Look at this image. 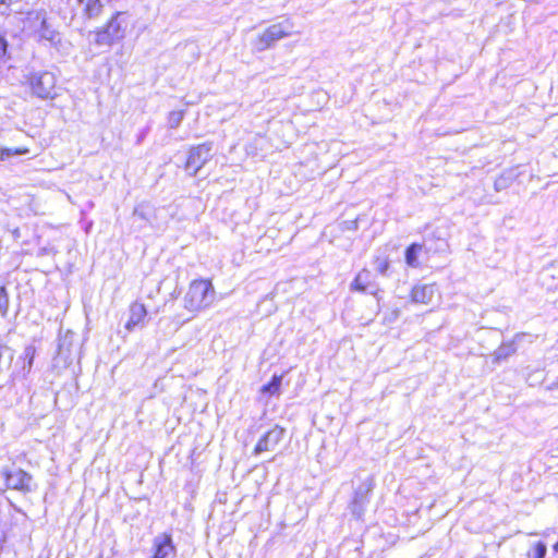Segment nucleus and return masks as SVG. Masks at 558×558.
Instances as JSON below:
<instances>
[{
	"label": "nucleus",
	"instance_id": "nucleus-16",
	"mask_svg": "<svg viewBox=\"0 0 558 558\" xmlns=\"http://www.w3.org/2000/svg\"><path fill=\"white\" fill-rule=\"evenodd\" d=\"M515 352V347L513 343H502L495 352L494 360L495 362H501L508 359Z\"/></svg>",
	"mask_w": 558,
	"mask_h": 558
},
{
	"label": "nucleus",
	"instance_id": "nucleus-10",
	"mask_svg": "<svg viewBox=\"0 0 558 558\" xmlns=\"http://www.w3.org/2000/svg\"><path fill=\"white\" fill-rule=\"evenodd\" d=\"M177 554L172 537L168 533L157 535L153 541V558H174Z\"/></svg>",
	"mask_w": 558,
	"mask_h": 558
},
{
	"label": "nucleus",
	"instance_id": "nucleus-9",
	"mask_svg": "<svg viewBox=\"0 0 558 558\" xmlns=\"http://www.w3.org/2000/svg\"><path fill=\"white\" fill-rule=\"evenodd\" d=\"M284 428L275 425L271 429L265 433L255 446L254 453L259 454L266 451H272L279 445L284 436Z\"/></svg>",
	"mask_w": 558,
	"mask_h": 558
},
{
	"label": "nucleus",
	"instance_id": "nucleus-31",
	"mask_svg": "<svg viewBox=\"0 0 558 558\" xmlns=\"http://www.w3.org/2000/svg\"><path fill=\"white\" fill-rule=\"evenodd\" d=\"M499 182H500V180L496 181V183H495V184H496V189H497V190L499 189V187H498V186H499Z\"/></svg>",
	"mask_w": 558,
	"mask_h": 558
},
{
	"label": "nucleus",
	"instance_id": "nucleus-18",
	"mask_svg": "<svg viewBox=\"0 0 558 558\" xmlns=\"http://www.w3.org/2000/svg\"><path fill=\"white\" fill-rule=\"evenodd\" d=\"M281 380H282L281 376L274 375L270 383H268L267 385H264L262 387V392L269 393V395L278 393L279 389H280Z\"/></svg>",
	"mask_w": 558,
	"mask_h": 558
},
{
	"label": "nucleus",
	"instance_id": "nucleus-14",
	"mask_svg": "<svg viewBox=\"0 0 558 558\" xmlns=\"http://www.w3.org/2000/svg\"><path fill=\"white\" fill-rule=\"evenodd\" d=\"M82 7V12L85 17L92 20L97 19L102 12V4L100 0H76Z\"/></svg>",
	"mask_w": 558,
	"mask_h": 558
},
{
	"label": "nucleus",
	"instance_id": "nucleus-27",
	"mask_svg": "<svg viewBox=\"0 0 558 558\" xmlns=\"http://www.w3.org/2000/svg\"><path fill=\"white\" fill-rule=\"evenodd\" d=\"M345 223L348 225V229H353V230L357 229V221L356 220L347 221Z\"/></svg>",
	"mask_w": 558,
	"mask_h": 558
},
{
	"label": "nucleus",
	"instance_id": "nucleus-23",
	"mask_svg": "<svg viewBox=\"0 0 558 558\" xmlns=\"http://www.w3.org/2000/svg\"><path fill=\"white\" fill-rule=\"evenodd\" d=\"M547 551V547L544 543L538 542L535 544L532 551L527 554L529 558H544Z\"/></svg>",
	"mask_w": 558,
	"mask_h": 558
},
{
	"label": "nucleus",
	"instance_id": "nucleus-30",
	"mask_svg": "<svg viewBox=\"0 0 558 558\" xmlns=\"http://www.w3.org/2000/svg\"><path fill=\"white\" fill-rule=\"evenodd\" d=\"M554 549H555V551L558 553V542L555 544Z\"/></svg>",
	"mask_w": 558,
	"mask_h": 558
},
{
	"label": "nucleus",
	"instance_id": "nucleus-17",
	"mask_svg": "<svg viewBox=\"0 0 558 558\" xmlns=\"http://www.w3.org/2000/svg\"><path fill=\"white\" fill-rule=\"evenodd\" d=\"M13 355V350L10 347L0 344V372L11 365Z\"/></svg>",
	"mask_w": 558,
	"mask_h": 558
},
{
	"label": "nucleus",
	"instance_id": "nucleus-21",
	"mask_svg": "<svg viewBox=\"0 0 558 558\" xmlns=\"http://www.w3.org/2000/svg\"><path fill=\"white\" fill-rule=\"evenodd\" d=\"M149 213H150L149 205L138 204L133 210V216L138 217L141 220L148 221Z\"/></svg>",
	"mask_w": 558,
	"mask_h": 558
},
{
	"label": "nucleus",
	"instance_id": "nucleus-2",
	"mask_svg": "<svg viewBox=\"0 0 558 558\" xmlns=\"http://www.w3.org/2000/svg\"><path fill=\"white\" fill-rule=\"evenodd\" d=\"M216 291L210 280H193L183 298L184 308L191 313L202 312L215 301Z\"/></svg>",
	"mask_w": 558,
	"mask_h": 558
},
{
	"label": "nucleus",
	"instance_id": "nucleus-12",
	"mask_svg": "<svg viewBox=\"0 0 558 558\" xmlns=\"http://www.w3.org/2000/svg\"><path fill=\"white\" fill-rule=\"evenodd\" d=\"M146 315L147 311L144 304L138 302L131 304L130 316L125 324V329L128 331H133L135 327L143 325Z\"/></svg>",
	"mask_w": 558,
	"mask_h": 558
},
{
	"label": "nucleus",
	"instance_id": "nucleus-25",
	"mask_svg": "<svg viewBox=\"0 0 558 558\" xmlns=\"http://www.w3.org/2000/svg\"><path fill=\"white\" fill-rule=\"evenodd\" d=\"M24 153H26V150H19V149L12 150V149L5 148V149L1 150L0 158L4 159V158H8V157H10L12 155H21V154H24Z\"/></svg>",
	"mask_w": 558,
	"mask_h": 558
},
{
	"label": "nucleus",
	"instance_id": "nucleus-28",
	"mask_svg": "<svg viewBox=\"0 0 558 558\" xmlns=\"http://www.w3.org/2000/svg\"><path fill=\"white\" fill-rule=\"evenodd\" d=\"M547 389L548 390L558 389V377L550 386L547 387Z\"/></svg>",
	"mask_w": 558,
	"mask_h": 558
},
{
	"label": "nucleus",
	"instance_id": "nucleus-8",
	"mask_svg": "<svg viewBox=\"0 0 558 558\" xmlns=\"http://www.w3.org/2000/svg\"><path fill=\"white\" fill-rule=\"evenodd\" d=\"M37 350L35 345L28 344L24 348L22 354L17 357L13 372H12V378L13 379H26L29 375L34 359L36 356Z\"/></svg>",
	"mask_w": 558,
	"mask_h": 558
},
{
	"label": "nucleus",
	"instance_id": "nucleus-1",
	"mask_svg": "<svg viewBox=\"0 0 558 558\" xmlns=\"http://www.w3.org/2000/svg\"><path fill=\"white\" fill-rule=\"evenodd\" d=\"M25 28L38 43L57 48L61 44V34L49 21L45 10H35L27 13Z\"/></svg>",
	"mask_w": 558,
	"mask_h": 558
},
{
	"label": "nucleus",
	"instance_id": "nucleus-24",
	"mask_svg": "<svg viewBox=\"0 0 558 558\" xmlns=\"http://www.w3.org/2000/svg\"><path fill=\"white\" fill-rule=\"evenodd\" d=\"M374 266H375V269L381 274V275H386L388 268H389V262L387 258H380V257H377L374 262Z\"/></svg>",
	"mask_w": 558,
	"mask_h": 558
},
{
	"label": "nucleus",
	"instance_id": "nucleus-5",
	"mask_svg": "<svg viewBox=\"0 0 558 558\" xmlns=\"http://www.w3.org/2000/svg\"><path fill=\"white\" fill-rule=\"evenodd\" d=\"M211 149V143H203L190 149L185 170L189 171L192 177H195L197 172L210 160Z\"/></svg>",
	"mask_w": 558,
	"mask_h": 558
},
{
	"label": "nucleus",
	"instance_id": "nucleus-19",
	"mask_svg": "<svg viewBox=\"0 0 558 558\" xmlns=\"http://www.w3.org/2000/svg\"><path fill=\"white\" fill-rule=\"evenodd\" d=\"M351 511L356 518H361L364 512V497L359 493L355 494L351 505Z\"/></svg>",
	"mask_w": 558,
	"mask_h": 558
},
{
	"label": "nucleus",
	"instance_id": "nucleus-29",
	"mask_svg": "<svg viewBox=\"0 0 558 558\" xmlns=\"http://www.w3.org/2000/svg\"><path fill=\"white\" fill-rule=\"evenodd\" d=\"M19 0H0L1 4L10 5L14 2H17Z\"/></svg>",
	"mask_w": 558,
	"mask_h": 558
},
{
	"label": "nucleus",
	"instance_id": "nucleus-7",
	"mask_svg": "<svg viewBox=\"0 0 558 558\" xmlns=\"http://www.w3.org/2000/svg\"><path fill=\"white\" fill-rule=\"evenodd\" d=\"M9 489L28 493L32 490L33 476L22 469H3L1 471Z\"/></svg>",
	"mask_w": 558,
	"mask_h": 558
},
{
	"label": "nucleus",
	"instance_id": "nucleus-13",
	"mask_svg": "<svg viewBox=\"0 0 558 558\" xmlns=\"http://www.w3.org/2000/svg\"><path fill=\"white\" fill-rule=\"evenodd\" d=\"M351 290L368 292L374 295L377 294L376 287L371 283V272L367 269H362L356 275L353 282L351 283Z\"/></svg>",
	"mask_w": 558,
	"mask_h": 558
},
{
	"label": "nucleus",
	"instance_id": "nucleus-3",
	"mask_svg": "<svg viewBox=\"0 0 558 558\" xmlns=\"http://www.w3.org/2000/svg\"><path fill=\"white\" fill-rule=\"evenodd\" d=\"M123 12H116L107 24L94 32L93 43L96 46H112L125 36L126 22Z\"/></svg>",
	"mask_w": 558,
	"mask_h": 558
},
{
	"label": "nucleus",
	"instance_id": "nucleus-11",
	"mask_svg": "<svg viewBox=\"0 0 558 558\" xmlns=\"http://www.w3.org/2000/svg\"><path fill=\"white\" fill-rule=\"evenodd\" d=\"M437 292L435 284H416L411 291V300L413 303L429 304Z\"/></svg>",
	"mask_w": 558,
	"mask_h": 558
},
{
	"label": "nucleus",
	"instance_id": "nucleus-20",
	"mask_svg": "<svg viewBox=\"0 0 558 558\" xmlns=\"http://www.w3.org/2000/svg\"><path fill=\"white\" fill-rule=\"evenodd\" d=\"M183 118H184L183 110L171 111L168 116V126L170 129H177L181 124Z\"/></svg>",
	"mask_w": 558,
	"mask_h": 558
},
{
	"label": "nucleus",
	"instance_id": "nucleus-6",
	"mask_svg": "<svg viewBox=\"0 0 558 558\" xmlns=\"http://www.w3.org/2000/svg\"><path fill=\"white\" fill-rule=\"evenodd\" d=\"M31 87L39 98H53L56 95V76L47 71L35 73L31 78Z\"/></svg>",
	"mask_w": 558,
	"mask_h": 558
},
{
	"label": "nucleus",
	"instance_id": "nucleus-4",
	"mask_svg": "<svg viewBox=\"0 0 558 558\" xmlns=\"http://www.w3.org/2000/svg\"><path fill=\"white\" fill-rule=\"evenodd\" d=\"M293 24L289 20L276 23L267 27L253 43L257 51H265L271 48L278 40L291 36Z\"/></svg>",
	"mask_w": 558,
	"mask_h": 558
},
{
	"label": "nucleus",
	"instance_id": "nucleus-22",
	"mask_svg": "<svg viewBox=\"0 0 558 558\" xmlns=\"http://www.w3.org/2000/svg\"><path fill=\"white\" fill-rule=\"evenodd\" d=\"M9 310V295L4 287H0V313L5 316Z\"/></svg>",
	"mask_w": 558,
	"mask_h": 558
},
{
	"label": "nucleus",
	"instance_id": "nucleus-15",
	"mask_svg": "<svg viewBox=\"0 0 558 558\" xmlns=\"http://www.w3.org/2000/svg\"><path fill=\"white\" fill-rule=\"evenodd\" d=\"M422 251V245L417 243L411 244L405 251V262L410 267H417V255Z\"/></svg>",
	"mask_w": 558,
	"mask_h": 558
},
{
	"label": "nucleus",
	"instance_id": "nucleus-26",
	"mask_svg": "<svg viewBox=\"0 0 558 558\" xmlns=\"http://www.w3.org/2000/svg\"><path fill=\"white\" fill-rule=\"evenodd\" d=\"M8 43L3 35L0 34V62L4 59L7 53Z\"/></svg>",
	"mask_w": 558,
	"mask_h": 558
}]
</instances>
